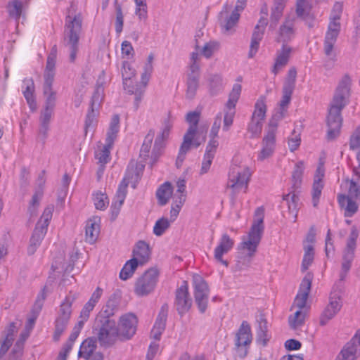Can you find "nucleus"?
Wrapping results in <instances>:
<instances>
[{
	"label": "nucleus",
	"instance_id": "1",
	"mask_svg": "<svg viewBox=\"0 0 360 360\" xmlns=\"http://www.w3.org/2000/svg\"><path fill=\"white\" fill-rule=\"evenodd\" d=\"M350 86V77L348 75H345L338 84L328 110L326 120L328 141H333L340 135L342 122L341 111L349 101Z\"/></svg>",
	"mask_w": 360,
	"mask_h": 360
},
{
	"label": "nucleus",
	"instance_id": "2",
	"mask_svg": "<svg viewBox=\"0 0 360 360\" xmlns=\"http://www.w3.org/2000/svg\"><path fill=\"white\" fill-rule=\"evenodd\" d=\"M76 9L75 5L71 4L65 18V36L68 39L67 45L70 49V61L75 62L78 52V42L79 34L82 26V17L80 13L74 14Z\"/></svg>",
	"mask_w": 360,
	"mask_h": 360
},
{
	"label": "nucleus",
	"instance_id": "3",
	"mask_svg": "<svg viewBox=\"0 0 360 360\" xmlns=\"http://www.w3.org/2000/svg\"><path fill=\"white\" fill-rule=\"evenodd\" d=\"M312 279L313 275L307 273L300 285L299 292L294 301V306L298 308V310L288 319L289 325L292 329H296L304 324L306 314L304 309L311 290Z\"/></svg>",
	"mask_w": 360,
	"mask_h": 360
},
{
	"label": "nucleus",
	"instance_id": "4",
	"mask_svg": "<svg viewBox=\"0 0 360 360\" xmlns=\"http://www.w3.org/2000/svg\"><path fill=\"white\" fill-rule=\"evenodd\" d=\"M255 217L248 237H243L240 244V248L247 250L249 257L255 255L264 233V209L257 208Z\"/></svg>",
	"mask_w": 360,
	"mask_h": 360
},
{
	"label": "nucleus",
	"instance_id": "5",
	"mask_svg": "<svg viewBox=\"0 0 360 360\" xmlns=\"http://www.w3.org/2000/svg\"><path fill=\"white\" fill-rule=\"evenodd\" d=\"M339 277L338 281L333 287L329 297V303L320 316L321 326L326 325L340 311L342 307V297L344 293V281L346 277L341 278V271L340 272Z\"/></svg>",
	"mask_w": 360,
	"mask_h": 360
},
{
	"label": "nucleus",
	"instance_id": "6",
	"mask_svg": "<svg viewBox=\"0 0 360 360\" xmlns=\"http://www.w3.org/2000/svg\"><path fill=\"white\" fill-rule=\"evenodd\" d=\"M54 210L53 205H48L44 210L40 219L37 223L30 240L27 247V254L32 255L40 246L45 235L46 234L49 221H51Z\"/></svg>",
	"mask_w": 360,
	"mask_h": 360
},
{
	"label": "nucleus",
	"instance_id": "7",
	"mask_svg": "<svg viewBox=\"0 0 360 360\" xmlns=\"http://www.w3.org/2000/svg\"><path fill=\"white\" fill-rule=\"evenodd\" d=\"M99 327L97 333L98 340L101 346L108 347L120 339L119 331L115 320L98 316L97 318Z\"/></svg>",
	"mask_w": 360,
	"mask_h": 360
},
{
	"label": "nucleus",
	"instance_id": "8",
	"mask_svg": "<svg viewBox=\"0 0 360 360\" xmlns=\"http://www.w3.org/2000/svg\"><path fill=\"white\" fill-rule=\"evenodd\" d=\"M200 114L196 111H191L186 116V122L190 124L183 140L193 143V147L197 148L206 140L207 130L198 129Z\"/></svg>",
	"mask_w": 360,
	"mask_h": 360
},
{
	"label": "nucleus",
	"instance_id": "9",
	"mask_svg": "<svg viewBox=\"0 0 360 360\" xmlns=\"http://www.w3.org/2000/svg\"><path fill=\"white\" fill-rule=\"evenodd\" d=\"M359 237V231L356 226H353L351 232L347 240L346 247L342 253V262L341 264V278L347 277L349 271L352 261L355 256V250L356 248V240Z\"/></svg>",
	"mask_w": 360,
	"mask_h": 360
},
{
	"label": "nucleus",
	"instance_id": "10",
	"mask_svg": "<svg viewBox=\"0 0 360 360\" xmlns=\"http://www.w3.org/2000/svg\"><path fill=\"white\" fill-rule=\"evenodd\" d=\"M250 176L251 173L248 167L233 165L229 172L228 186L236 191H239L244 188L245 193Z\"/></svg>",
	"mask_w": 360,
	"mask_h": 360
},
{
	"label": "nucleus",
	"instance_id": "11",
	"mask_svg": "<svg viewBox=\"0 0 360 360\" xmlns=\"http://www.w3.org/2000/svg\"><path fill=\"white\" fill-rule=\"evenodd\" d=\"M159 271L153 267L147 270L139 277L134 286V292L139 296H146L152 292L157 284Z\"/></svg>",
	"mask_w": 360,
	"mask_h": 360
},
{
	"label": "nucleus",
	"instance_id": "12",
	"mask_svg": "<svg viewBox=\"0 0 360 360\" xmlns=\"http://www.w3.org/2000/svg\"><path fill=\"white\" fill-rule=\"evenodd\" d=\"M231 6L226 4L218 16L219 25L224 34H231L235 32V27L240 18V9L236 7L230 13Z\"/></svg>",
	"mask_w": 360,
	"mask_h": 360
},
{
	"label": "nucleus",
	"instance_id": "13",
	"mask_svg": "<svg viewBox=\"0 0 360 360\" xmlns=\"http://www.w3.org/2000/svg\"><path fill=\"white\" fill-rule=\"evenodd\" d=\"M194 288V299L198 309L201 314H204L208 306L210 289L205 281L199 275L193 277Z\"/></svg>",
	"mask_w": 360,
	"mask_h": 360
},
{
	"label": "nucleus",
	"instance_id": "14",
	"mask_svg": "<svg viewBox=\"0 0 360 360\" xmlns=\"http://www.w3.org/2000/svg\"><path fill=\"white\" fill-rule=\"evenodd\" d=\"M242 86L239 84H235L229 94V99L226 103L224 117L223 130L227 131L233 124L236 114V105L240 98Z\"/></svg>",
	"mask_w": 360,
	"mask_h": 360
},
{
	"label": "nucleus",
	"instance_id": "15",
	"mask_svg": "<svg viewBox=\"0 0 360 360\" xmlns=\"http://www.w3.org/2000/svg\"><path fill=\"white\" fill-rule=\"evenodd\" d=\"M192 303L188 282L183 281L181 286L175 291L174 307L178 314L182 316L190 310Z\"/></svg>",
	"mask_w": 360,
	"mask_h": 360
},
{
	"label": "nucleus",
	"instance_id": "16",
	"mask_svg": "<svg viewBox=\"0 0 360 360\" xmlns=\"http://www.w3.org/2000/svg\"><path fill=\"white\" fill-rule=\"evenodd\" d=\"M137 317L131 313L126 314L120 316L118 326H117L120 340H127L131 339L136 331Z\"/></svg>",
	"mask_w": 360,
	"mask_h": 360
},
{
	"label": "nucleus",
	"instance_id": "17",
	"mask_svg": "<svg viewBox=\"0 0 360 360\" xmlns=\"http://www.w3.org/2000/svg\"><path fill=\"white\" fill-rule=\"evenodd\" d=\"M295 20L293 15H288L276 32V41L287 44L295 36Z\"/></svg>",
	"mask_w": 360,
	"mask_h": 360
},
{
	"label": "nucleus",
	"instance_id": "18",
	"mask_svg": "<svg viewBox=\"0 0 360 360\" xmlns=\"http://www.w3.org/2000/svg\"><path fill=\"white\" fill-rule=\"evenodd\" d=\"M360 356V328L347 342L335 360H356Z\"/></svg>",
	"mask_w": 360,
	"mask_h": 360
},
{
	"label": "nucleus",
	"instance_id": "19",
	"mask_svg": "<svg viewBox=\"0 0 360 360\" xmlns=\"http://www.w3.org/2000/svg\"><path fill=\"white\" fill-rule=\"evenodd\" d=\"M340 22H329L323 44L324 53L328 57L333 55L334 45L340 34Z\"/></svg>",
	"mask_w": 360,
	"mask_h": 360
},
{
	"label": "nucleus",
	"instance_id": "20",
	"mask_svg": "<svg viewBox=\"0 0 360 360\" xmlns=\"http://www.w3.org/2000/svg\"><path fill=\"white\" fill-rule=\"evenodd\" d=\"M57 58V46L54 45L47 57L46 69L44 75V82L43 88L49 90L52 87L54 77H55V67Z\"/></svg>",
	"mask_w": 360,
	"mask_h": 360
},
{
	"label": "nucleus",
	"instance_id": "21",
	"mask_svg": "<svg viewBox=\"0 0 360 360\" xmlns=\"http://www.w3.org/2000/svg\"><path fill=\"white\" fill-rule=\"evenodd\" d=\"M234 245V240L227 233L222 234L219 239V245L215 248L214 252V259L221 264L228 267L229 262L222 258L223 255L228 253Z\"/></svg>",
	"mask_w": 360,
	"mask_h": 360
},
{
	"label": "nucleus",
	"instance_id": "22",
	"mask_svg": "<svg viewBox=\"0 0 360 360\" xmlns=\"http://www.w3.org/2000/svg\"><path fill=\"white\" fill-rule=\"evenodd\" d=\"M252 341V333L250 323L243 321L235 338V346L240 349L241 347H249Z\"/></svg>",
	"mask_w": 360,
	"mask_h": 360
},
{
	"label": "nucleus",
	"instance_id": "23",
	"mask_svg": "<svg viewBox=\"0 0 360 360\" xmlns=\"http://www.w3.org/2000/svg\"><path fill=\"white\" fill-rule=\"evenodd\" d=\"M268 323L264 314H260L256 318V342L263 347L267 345L271 339L269 333Z\"/></svg>",
	"mask_w": 360,
	"mask_h": 360
},
{
	"label": "nucleus",
	"instance_id": "24",
	"mask_svg": "<svg viewBox=\"0 0 360 360\" xmlns=\"http://www.w3.org/2000/svg\"><path fill=\"white\" fill-rule=\"evenodd\" d=\"M169 307L164 304L159 311L153 328L151 330V337L156 340H160L166 326V321L168 316Z\"/></svg>",
	"mask_w": 360,
	"mask_h": 360
},
{
	"label": "nucleus",
	"instance_id": "25",
	"mask_svg": "<svg viewBox=\"0 0 360 360\" xmlns=\"http://www.w3.org/2000/svg\"><path fill=\"white\" fill-rule=\"evenodd\" d=\"M122 299V292L120 290H116L108 298L106 304L98 316L105 318H110L115 314L119 309V306Z\"/></svg>",
	"mask_w": 360,
	"mask_h": 360
},
{
	"label": "nucleus",
	"instance_id": "26",
	"mask_svg": "<svg viewBox=\"0 0 360 360\" xmlns=\"http://www.w3.org/2000/svg\"><path fill=\"white\" fill-rule=\"evenodd\" d=\"M104 96V87L102 84L97 85L94 92L92 95L91 104H90V110L89 111L86 115V127H89L91 124L94 121V117H95V110H97L98 107L100 105L103 98Z\"/></svg>",
	"mask_w": 360,
	"mask_h": 360
},
{
	"label": "nucleus",
	"instance_id": "27",
	"mask_svg": "<svg viewBox=\"0 0 360 360\" xmlns=\"http://www.w3.org/2000/svg\"><path fill=\"white\" fill-rule=\"evenodd\" d=\"M338 202L340 208L344 210L345 217H353L359 210L360 200L349 198L345 195H338Z\"/></svg>",
	"mask_w": 360,
	"mask_h": 360
},
{
	"label": "nucleus",
	"instance_id": "28",
	"mask_svg": "<svg viewBox=\"0 0 360 360\" xmlns=\"http://www.w3.org/2000/svg\"><path fill=\"white\" fill-rule=\"evenodd\" d=\"M292 49L288 44H283L281 49L278 51L275 63L272 68V72L277 75L288 63Z\"/></svg>",
	"mask_w": 360,
	"mask_h": 360
},
{
	"label": "nucleus",
	"instance_id": "29",
	"mask_svg": "<svg viewBox=\"0 0 360 360\" xmlns=\"http://www.w3.org/2000/svg\"><path fill=\"white\" fill-rule=\"evenodd\" d=\"M353 173L354 178L346 181L348 186L347 193H341L340 195H345V196H348L349 198L360 200V172L358 168L354 167Z\"/></svg>",
	"mask_w": 360,
	"mask_h": 360
},
{
	"label": "nucleus",
	"instance_id": "30",
	"mask_svg": "<svg viewBox=\"0 0 360 360\" xmlns=\"http://www.w3.org/2000/svg\"><path fill=\"white\" fill-rule=\"evenodd\" d=\"M133 255L138 259L141 266L144 265L150 259V249L148 243L144 240H139L133 250Z\"/></svg>",
	"mask_w": 360,
	"mask_h": 360
},
{
	"label": "nucleus",
	"instance_id": "31",
	"mask_svg": "<svg viewBox=\"0 0 360 360\" xmlns=\"http://www.w3.org/2000/svg\"><path fill=\"white\" fill-rule=\"evenodd\" d=\"M263 148L258 156V159L264 160L270 157L275 147V131L274 129H269L267 134L263 139Z\"/></svg>",
	"mask_w": 360,
	"mask_h": 360
},
{
	"label": "nucleus",
	"instance_id": "32",
	"mask_svg": "<svg viewBox=\"0 0 360 360\" xmlns=\"http://www.w3.org/2000/svg\"><path fill=\"white\" fill-rule=\"evenodd\" d=\"M263 148L258 156V159L264 160L270 157L275 147V131L274 129H269L267 134L263 139Z\"/></svg>",
	"mask_w": 360,
	"mask_h": 360
},
{
	"label": "nucleus",
	"instance_id": "33",
	"mask_svg": "<svg viewBox=\"0 0 360 360\" xmlns=\"http://www.w3.org/2000/svg\"><path fill=\"white\" fill-rule=\"evenodd\" d=\"M287 0H274L271 8L269 30H274L283 16Z\"/></svg>",
	"mask_w": 360,
	"mask_h": 360
},
{
	"label": "nucleus",
	"instance_id": "34",
	"mask_svg": "<svg viewBox=\"0 0 360 360\" xmlns=\"http://www.w3.org/2000/svg\"><path fill=\"white\" fill-rule=\"evenodd\" d=\"M46 287H44L40 293L38 295L37 300L34 302V304L33 306L32 312L35 314V316L34 317L30 318L27 320L25 324V330H29L30 332L32 330L37 316L41 310L42 307L44 305V302L46 299Z\"/></svg>",
	"mask_w": 360,
	"mask_h": 360
},
{
	"label": "nucleus",
	"instance_id": "35",
	"mask_svg": "<svg viewBox=\"0 0 360 360\" xmlns=\"http://www.w3.org/2000/svg\"><path fill=\"white\" fill-rule=\"evenodd\" d=\"M77 298V295L70 292L60 304L56 316L70 320L72 314V304Z\"/></svg>",
	"mask_w": 360,
	"mask_h": 360
},
{
	"label": "nucleus",
	"instance_id": "36",
	"mask_svg": "<svg viewBox=\"0 0 360 360\" xmlns=\"http://www.w3.org/2000/svg\"><path fill=\"white\" fill-rule=\"evenodd\" d=\"M99 219L94 217L86 221V241L90 244L95 243L100 233Z\"/></svg>",
	"mask_w": 360,
	"mask_h": 360
},
{
	"label": "nucleus",
	"instance_id": "37",
	"mask_svg": "<svg viewBox=\"0 0 360 360\" xmlns=\"http://www.w3.org/2000/svg\"><path fill=\"white\" fill-rule=\"evenodd\" d=\"M96 348V340L94 338H89L82 342L79 352V358L89 359L93 358Z\"/></svg>",
	"mask_w": 360,
	"mask_h": 360
},
{
	"label": "nucleus",
	"instance_id": "38",
	"mask_svg": "<svg viewBox=\"0 0 360 360\" xmlns=\"http://www.w3.org/2000/svg\"><path fill=\"white\" fill-rule=\"evenodd\" d=\"M172 127V124L170 123L169 120H165L163 124V129L155 140L153 154L156 155V153L159 152V150L163 148L164 141L168 139Z\"/></svg>",
	"mask_w": 360,
	"mask_h": 360
},
{
	"label": "nucleus",
	"instance_id": "39",
	"mask_svg": "<svg viewBox=\"0 0 360 360\" xmlns=\"http://www.w3.org/2000/svg\"><path fill=\"white\" fill-rule=\"evenodd\" d=\"M120 130V116L116 114L112 117L106 134L105 143L108 146H112Z\"/></svg>",
	"mask_w": 360,
	"mask_h": 360
},
{
	"label": "nucleus",
	"instance_id": "40",
	"mask_svg": "<svg viewBox=\"0 0 360 360\" xmlns=\"http://www.w3.org/2000/svg\"><path fill=\"white\" fill-rule=\"evenodd\" d=\"M172 193V187L169 182H165L161 185L156 191L158 204L161 206L165 205L169 202Z\"/></svg>",
	"mask_w": 360,
	"mask_h": 360
},
{
	"label": "nucleus",
	"instance_id": "41",
	"mask_svg": "<svg viewBox=\"0 0 360 360\" xmlns=\"http://www.w3.org/2000/svg\"><path fill=\"white\" fill-rule=\"evenodd\" d=\"M304 170V162L302 161L297 162L292 172L291 179V189H292L293 191H297L300 188L302 181Z\"/></svg>",
	"mask_w": 360,
	"mask_h": 360
},
{
	"label": "nucleus",
	"instance_id": "42",
	"mask_svg": "<svg viewBox=\"0 0 360 360\" xmlns=\"http://www.w3.org/2000/svg\"><path fill=\"white\" fill-rule=\"evenodd\" d=\"M24 84L26 85L25 89L23 91V95L32 110H35L37 108V103L35 101L34 92V84L32 78L25 79L23 80Z\"/></svg>",
	"mask_w": 360,
	"mask_h": 360
},
{
	"label": "nucleus",
	"instance_id": "43",
	"mask_svg": "<svg viewBox=\"0 0 360 360\" xmlns=\"http://www.w3.org/2000/svg\"><path fill=\"white\" fill-rule=\"evenodd\" d=\"M311 6L308 0H296L295 13L298 18L307 20L311 17Z\"/></svg>",
	"mask_w": 360,
	"mask_h": 360
},
{
	"label": "nucleus",
	"instance_id": "44",
	"mask_svg": "<svg viewBox=\"0 0 360 360\" xmlns=\"http://www.w3.org/2000/svg\"><path fill=\"white\" fill-rule=\"evenodd\" d=\"M139 265L140 264L136 258H132L127 261L120 273V279L126 281L131 278Z\"/></svg>",
	"mask_w": 360,
	"mask_h": 360
},
{
	"label": "nucleus",
	"instance_id": "45",
	"mask_svg": "<svg viewBox=\"0 0 360 360\" xmlns=\"http://www.w3.org/2000/svg\"><path fill=\"white\" fill-rule=\"evenodd\" d=\"M132 178L133 175L131 176V173L129 172L126 176L120 182L113 200L124 203L127 192V186L129 183V179Z\"/></svg>",
	"mask_w": 360,
	"mask_h": 360
},
{
	"label": "nucleus",
	"instance_id": "46",
	"mask_svg": "<svg viewBox=\"0 0 360 360\" xmlns=\"http://www.w3.org/2000/svg\"><path fill=\"white\" fill-rule=\"evenodd\" d=\"M297 191H291L286 195H284L283 200L286 201L288 205L289 211L292 213L295 212V217L297 216V210L298 209L300 198L297 195Z\"/></svg>",
	"mask_w": 360,
	"mask_h": 360
},
{
	"label": "nucleus",
	"instance_id": "47",
	"mask_svg": "<svg viewBox=\"0 0 360 360\" xmlns=\"http://www.w3.org/2000/svg\"><path fill=\"white\" fill-rule=\"evenodd\" d=\"M6 8L9 16L18 20L22 14V4L18 0H13L8 3Z\"/></svg>",
	"mask_w": 360,
	"mask_h": 360
},
{
	"label": "nucleus",
	"instance_id": "48",
	"mask_svg": "<svg viewBox=\"0 0 360 360\" xmlns=\"http://www.w3.org/2000/svg\"><path fill=\"white\" fill-rule=\"evenodd\" d=\"M210 92L212 95L217 94L222 89V77L220 75H210L207 79Z\"/></svg>",
	"mask_w": 360,
	"mask_h": 360
},
{
	"label": "nucleus",
	"instance_id": "49",
	"mask_svg": "<svg viewBox=\"0 0 360 360\" xmlns=\"http://www.w3.org/2000/svg\"><path fill=\"white\" fill-rule=\"evenodd\" d=\"M70 320L63 318L57 317L55 320V329L53 333V340L58 341L62 334L66 330Z\"/></svg>",
	"mask_w": 360,
	"mask_h": 360
},
{
	"label": "nucleus",
	"instance_id": "50",
	"mask_svg": "<svg viewBox=\"0 0 360 360\" xmlns=\"http://www.w3.org/2000/svg\"><path fill=\"white\" fill-rule=\"evenodd\" d=\"M44 195V192L40 190H35L34 195L32 197V199L30 202L28 207V213L30 214V217L36 216L37 212V209L39 206L40 200Z\"/></svg>",
	"mask_w": 360,
	"mask_h": 360
},
{
	"label": "nucleus",
	"instance_id": "51",
	"mask_svg": "<svg viewBox=\"0 0 360 360\" xmlns=\"http://www.w3.org/2000/svg\"><path fill=\"white\" fill-rule=\"evenodd\" d=\"M304 255L302 262V271H305L311 265L314 257V250L313 245L304 246Z\"/></svg>",
	"mask_w": 360,
	"mask_h": 360
},
{
	"label": "nucleus",
	"instance_id": "52",
	"mask_svg": "<svg viewBox=\"0 0 360 360\" xmlns=\"http://www.w3.org/2000/svg\"><path fill=\"white\" fill-rule=\"evenodd\" d=\"M263 38L262 32L256 31L253 32L251 37V42L250 46V51L248 53V57L253 58L258 51L260 41Z\"/></svg>",
	"mask_w": 360,
	"mask_h": 360
},
{
	"label": "nucleus",
	"instance_id": "53",
	"mask_svg": "<svg viewBox=\"0 0 360 360\" xmlns=\"http://www.w3.org/2000/svg\"><path fill=\"white\" fill-rule=\"evenodd\" d=\"M186 86L187 89L186 96L188 99H193L195 97L199 86V78L193 76H187Z\"/></svg>",
	"mask_w": 360,
	"mask_h": 360
},
{
	"label": "nucleus",
	"instance_id": "54",
	"mask_svg": "<svg viewBox=\"0 0 360 360\" xmlns=\"http://www.w3.org/2000/svg\"><path fill=\"white\" fill-rule=\"evenodd\" d=\"M265 98L262 96L260 97L255 103V110L252 114V117L264 120L266 111V106L264 102Z\"/></svg>",
	"mask_w": 360,
	"mask_h": 360
},
{
	"label": "nucleus",
	"instance_id": "55",
	"mask_svg": "<svg viewBox=\"0 0 360 360\" xmlns=\"http://www.w3.org/2000/svg\"><path fill=\"white\" fill-rule=\"evenodd\" d=\"M192 147H193V143L183 140L176 160V166L177 168L181 167L183 162L186 158V153L191 149Z\"/></svg>",
	"mask_w": 360,
	"mask_h": 360
},
{
	"label": "nucleus",
	"instance_id": "56",
	"mask_svg": "<svg viewBox=\"0 0 360 360\" xmlns=\"http://www.w3.org/2000/svg\"><path fill=\"white\" fill-rule=\"evenodd\" d=\"M171 223L167 218L161 217L156 221L153 226V233L156 236H161L169 228Z\"/></svg>",
	"mask_w": 360,
	"mask_h": 360
},
{
	"label": "nucleus",
	"instance_id": "57",
	"mask_svg": "<svg viewBox=\"0 0 360 360\" xmlns=\"http://www.w3.org/2000/svg\"><path fill=\"white\" fill-rule=\"evenodd\" d=\"M115 13H116V20H115V32L117 34H120L123 30L124 25V15L122 13V6L118 3L117 0H115L114 2Z\"/></svg>",
	"mask_w": 360,
	"mask_h": 360
},
{
	"label": "nucleus",
	"instance_id": "58",
	"mask_svg": "<svg viewBox=\"0 0 360 360\" xmlns=\"http://www.w3.org/2000/svg\"><path fill=\"white\" fill-rule=\"evenodd\" d=\"M155 136V131L153 129L149 130L148 133L145 137L142 146L140 150V156L146 158L148 157V153L151 148V143Z\"/></svg>",
	"mask_w": 360,
	"mask_h": 360
},
{
	"label": "nucleus",
	"instance_id": "59",
	"mask_svg": "<svg viewBox=\"0 0 360 360\" xmlns=\"http://www.w3.org/2000/svg\"><path fill=\"white\" fill-rule=\"evenodd\" d=\"M93 201L95 205V207L97 210H105L106 208L107 205L108 204V199L107 195L105 193H103L101 191H97L93 194Z\"/></svg>",
	"mask_w": 360,
	"mask_h": 360
},
{
	"label": "nucleus",
	"instance_id": "60",
	"mask_svg": "<svg viewBox=\"0 0 360 360\" xmlns=\"http://www.w3.org/2000/svg\"><path fill=\"white\" fill-rule=\"evenodd\" d=\"M262 129V120L252 117L248 124V131L251 133V138L258 136Z\"/></svg>",
	"mask_w": 360,
	"mask_h": 360
},
{
	"label": "nucleus",
	"instance_id": "61",
	"mask_svg": "<svg viewBox=\"0 0 360 360\" xmlns=\"http://www.w3.org/2000/svg\"><path fill=\"white\" fill-rule=\"evenodd\" d=\"M43 94L46 96L44 108L54 109L56 101V92L53 90L52 87H50L49 90L43 88Z\"/></svg>",
	"mask_w": 360,
	"mask_h": 360
},
{
	"label": "nucleus",
	"instance_id": "62",
	"mask_svg": "<svg viewBox=\"0 0 360 360\" xmlns=\"http://www.w3.org/2000/svg\"><path fill=\"white\" fill-rule=\"evenodd\" d=\"M112 146H108L105 143L103 149L96 154V158L98 160L100 165H105L110 160V149Z\"/></svg>",
	"mask_w": 360,
	"mask_h": 360
},
{
	"label": "nucleus",
	"instance_id": "63",
	"mask_svg": "<svg viewBox=\"0 0 360 360\" xmlns=\"http://www.w3.org/2000/svg\"><path fill=\"white\" fill-rule=\"evenodd\" d=\"M323 184L319 182H314L312 186V204L314 207H316L319 202V199L321 195Z\"/></svg>",
	"mask_w": 360,
	"mask_h": 360
},
{
	"label": "nucleus",
	"instance_id": "64",
	"mask_svg": "<svg viewBox=\"0 0 360 360\" xmlns=\"http://www.w3.org/2000/svg\"><path fill=\"white\" fill-rule=\"evenodd\" d=\"M121 72L123 82L129 81L135 75V70L128 61H123Z\"/></svg>",
	"mask_w": 360,
	"mask_h": 360
}]
</instances>
